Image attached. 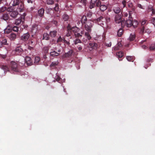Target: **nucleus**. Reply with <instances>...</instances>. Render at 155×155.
<instances>
[{
    "mask_svg": "<svg viewBox=\"0 0 155 155\" xmlns=\"http://www.w3.org/2000/svg\"><path fill=\"white\" fill-rule=\"evenodd\" d=\"M92 27V23L90 21H88L85 24L84 26L85 29L87 31V32H85V36L87 39H85L84 38L82 39L83 41L86 42L87 41V40H89L91 39V37L89 33L91 31V28Z\"/></svg>",
    "mask_w": 155,
    "mask_h": 155,
    "instance_id": "1",
    "label": "nucleus"
},
{
    "mask_svg": "<svg viewBox=\"0 0 155 155\" xmlns=\"http://www.w3.org/2000/svg\"><path fill=\"white\" fill-rule=\"evenodd\" d=\"M71 37L68 38H66L65 37H63L62 38L60 36L57 40V42H62L64 44H66L67 45H69L70 44V39L71 38Z\"/></svg>",
    "mask_w": 155,
    "mask_h": 155,
    "instance_id": "2",
    "label": "nucleus"
},
{
    "mask_svg": "<svg viewBox=\"0 0 155 155\" xmlns=\"http://www.w3.org/2000/svg\"><path fill=\"white\" fill-rule=\"evenodd\" d=\"M10 68L11 71H13L19 72L20 71L17 64L15 62L11 61L10 62Z\"/></svg>",
    "mask_w": 155,
    "mask_h": 155,
    "instance_id": "3",
    "label": "nucleus"
},
{
    "mask_svg": "<svg viewBox=\"0 0 155 155\" xmlns=\"http://www.w3.org/2000/svg\"><path fill=\"white\" fill-rule=\"evenodd\" d=\"M98 24L101 26H103L106 24V19L102 16H101L97 19Z\"/></svg>",
    "mask_w": 155,
    "mask_h": 155,
    "instance_id": "4",
    "label": "nucleus"
},
{
    "mask_svg": "<svg viewBox=\"0 0 155 155\" xmlns=\"http://www.w3.org/2000/svg\"><path fill=\"white\" fill-rule=\"evenodd\" d=\"M147 20L145 19L143 20L141 22V27L140 28V33L142 35H143L144 34L145 25L147 23Z\"/></svg>",
    "mask_w": 155,
    "mask_h": 155,
    "instance_id": "5",
    "label": "nucleus"
},
{
    "mask_svg": "<svg viewBox=\"0 0 155 155\" xmlns=\"http://www.w3.org/2000/svg\"><path fill=\"white\" fill-rule=\"evenodd\" d=\"M74 55V51L72 50H70L68 52L65 53L63 55L64 58H71Z\"/></svg>",
    "mask_w": 155,
    "mask_h": 155,
    "instance_id": "6",
    "label": "nucleus"
},
{
    "mask_svg": "<svg viewBox=\"0 0 155 155\" xmlns=\"http://www.w3.org/2000/svg\"><path fill=\"white\" fill-rule=\"evenodd\" d=\"M25 63L28 66H31L33 64V61L30 57L27 56L25 58Z\"/></svg>",
    "mask_w": 155,
    "mask_h": 155,
    "instance_id": "7",
    "label": "nucleus"
},
{
    "mask_svg": "<svg viewBox=\"0 0 155 155\" xmlns=\"http://www.w3.org/2000/svg\"><path fill=\"white\" fill-rule=\"evenodd\" d=\"M115 21L116 23L119 24L120 23L122 24L121 15H117L115 16Z\"/></svg>",
    "mask_w": 155,
    "mask_h": 155,
    "instance_id": "8",
    "label": "nucleus"
},
{
    "mask_svg": "<svg viewBox=\"0 0 155 155\" xmlns=\"http://www.w3.org/2000/svg\"><path fill=\"white\" fill-rule=\"evenodd\" d=\"M68 26H69V28L71 32V33L72 34L73 33H74V34H75V33L76 32H78L79 31L80 29L79 28H78L76 26L75 27H71V26L70 25H68Z\"/></svg>",
    "mask_w": 155,
    "mask_h": 155,
    "instance_id": "9",
    "label": "nucleus"
},
{
    "mask_svg": "<svg viewBox=\"0 0 155 155\" xmlns=\"http://www.w3.org/2000/svg\"><path fill=\"white\" fill-rule=\"evenodd\" d=\"M132 18H129L125 22V25L127 27H130L132 25Z\"/></svg>",
    "mask_w": 155,
    "mask_h": 155,
    "instance_id": "10",
    "label": "nucleus"
},
{
    "mask_svg": "<svg viewBox=\"0 0 155 155\" xmlns=\"http://www.w3.org/2000/svg\"><path fill=\"white\" fill-rule=\"evenodd\" d=\"M30 35L28 33L24 34L21 37V40L24 41H27L29 38Z\"/></svg>",
    "mask_w": 155,
    "mask_h": 155,
    "instance_id": "11",
    "label": "nucleus"
},
{
    "mask_svg": "<svg viewBox=\"0 0 155 155\" xmlns=\"http://www.w3.org/2000/svg\"><path fill=\"white\" fill-rule=\"evenodd\" d=\"M113 11L117 15H120L121 12L120 8L119 7H114L112 9Z\"/></svg>",
    "mask_w": 155,
    "mask_h": 155,
    "instance_id": "12",
    "label": "nucleus"
},
{
    "mask_svg": "<svg viewBox=\"0 0 155 155\" xmlns=\"http://www.w3.org/2000/svg\"><path fill=\"white\" fill-rule=\"evenodd\" d=\"M45 9L43 8H40L38 12V15L40 17H43L44 15Z\"/></svg>",
    "mask_w": 155,
    "mask_h": 155,
    "instance_id": "13",
    "label": "nucleus"
},
{
    "mask_svg": "<svg viewBox=\"0 0 155 155\" xmlns=\"http://www.w3.org/2000/svg\"><path fill=\"white\" fill-rule=\"evenodd\" d=\"M89 49L90 51H92L93 49H95L97 48V44L95 43H90L89 44Z\"/></svg>",
    "mask_w": 155,
    "mask_h": 155,
    "instance_id": "14",
    "label": "nucleus"
},
{
    "mask_svg": "<svg viewBox=\"0 0 155 155\" xmlns=\"http://www.w3.org/2000/svg\"><path fill=\"white\" fill-rule=\"evenodd\" d=\"M22 49L20 47H17L15 50L13 51L12 54H15V53L18 54L22 52Z\"/></svg>",
    "mask_w": 155,
    "mask_h": 155,
    "instance_id": "15",
    "label": "nucleus"
},
{
    "mask_svg": "<svg viewBox=\"0 0 155 155\" xmlns=\"http://www.w3.org/2000/svg\"><path fill=\"white\" fill-rule=\"evenodd\" d=\"M22 17H21V18H18L15 20V24L16 25H19L20 24H21V25H22L24 24V21L21 20Z\"/></svg>",
    "mask_w": 155,
    "mask_h": 155,
    "instance_id": "16",
    "label": "nucleus"
},
{
    "mask_svg": "<svg viewBox=\"0 0 155 155\" xmlns=\"http://www.w3.org/2000/svg\"><path fill=\"white\" fill-rule=\"evenodd\" d=\"M57 31L56 30H54L51 31L49 32V35L52 38H54L57 35Z\"/></svg>",
    "mask_w": 155,
    "mask_h": 155,
    "instance_id": "17",
    "label": "nucleus"
},
{
    "mask_svg": "<svg viewBox=\"0 0 155 155\" xmlns=\"http://www.w3.org/2000/svg\"><path fill=\"white\" fill-rule=\"evenodd\" d=\"M50 48V46H47L44 47L42 49V52L44 54H46L48 53V51Z\"/></svg>",
    "mask_w": 155,
    "mask_h": 155,
    "instance_id": "18",
    "label": "nucleus"
},
{
    "mask_svg": "<svg viewBox=\"0 0 155 155\" xmlns=\"http://www.w3.org/2000/svg\"><path fill=\"white\" fill-rule=\"evenodd\" d=\"M0 68L3 69L4 71L5 72L9 71V67L8 66L0 64Z\"/></svg>",
    "mask_w": 155,
    "mask_h": 155,
    "instance_id": "19",
    "label": "nucleus"
},
{
    "mask_svg": "<svg viewBox=\"0 0 155 155\" xmlns=\"http://www.w3.org/2000/svg\"><path fill=\"white\" fill-rule=\"evenodd\" d=\"M18 13L17 11H10V16L13 18L16 17L18 15Z\"/></svg>",
    "mask_w": 155,
    "mask_h": 155,
    "instance_id": "20",
    "label": "nucleus"
},
{
    "mask_svg": "<svg viewBox=\"0 0 155 155\" xmlns=\"http://www.w3.org/2000/svg\"><path fill=\"white\" fill-rule=\"evenodd\" d=\"M87 18L86 17V16L85 15L83 16L81 18V22L82 25H84L87 22Z\"/></svg>",
    "mask_w": 155,
    "mask_h": 155,
    "instance_id": "21",
    "label": "nucleus"
},
{
    "mask_svg": "<svg viewBox=\"0 0 155 155\" xmlns=\"http://www.w3.org/2000/svg\"><path fill=\"white\" fill-rule=\"evenodd\" d=\"M69 26H68L67 27V31L68 33L66 34L65 35L64 37H65V38H66V37H69L71 36V35L72 34L70 30V28L69 27Z\"/></svg>",
    "mask_w": 155,
    "mask_h": 155,
    "instance_id": "22",
    "label": "nucleus"
},
{
    "mask_svg": "<svg viewBox=\"0 0 155 155\" xmlns=\"http://www.w3.org/2000/svg\"><path fill=\"white\" fill-rule=\"evenodd\" d=\"M128 7L130 8L131 10L134 11L135 9V6L133 5V3L131 2H129L128 4Z\"/></svg>",
    "mask_w": 155,
    "mask_h": 155,
    "instance_id": "23",
    "label": "nucleus"
},
{
    "mask_svg": "<svg viewBox=\"0 0 155 155\" xmlns=\"http://www.w3.org/2000/svg\"><path fill=\"white\" fill-rule=\"evenodd\" d=\"M49 34L47 33H45L43 35V37L42 40H48L50 39Z\"/></svg>",
    "mask_w": 155,
    "mask_h": 155,
    "instance_id": "24",
    "label": "nucleus"
},
{
    "mask_svg": "<svg viewBox=\"0 0 155 155\" xmlns=\"http://www.w3.org/2000/svg\"><path fill=\"white\" fill-rule=\"evenodd\" d=\"M60 54L59 53L53 51L50 53V55L52 57H55L58 56Z\"/></svg>",
    "mask_w": 155,
    "mask_h": 155,
    "instance_id": "25",
    "label": "nucleus"
},
{
    "mask_svg": "<svg viewBox=\"0 0 155 155\" xmlns=\"http://www.w3.org/2000/svg\"><path fill=\"white\" fill-rule=\"evenodd\" d=\"M7 40L3 38L2 39V41L0 42V48L3 45L7 44Z\"/></svg>",
    "mask_w": 155,
    "mask_h": 155,
    "instance_id": "26",
    "label": "nucleus"
},
{
    "mask_svg": "<svg viewBox=\"0 0 155 155\" xmlns=\"http://www.w3.org/2000/svg\"><path fill=\"white\" fill-rule=\"evenodd\" d=\"M132 21V26H133V27L134 28H136L138 24V22L136 20H134Z\"/></svg>",
    "mask_w": 155,
    "mask_h": 155,
    "instance_id": "27",
    "label": "nucleus"
},
{
    "mask_svg": "<svg viewBox=\"0 0 155 155\" xmlns=\"http://www.w3.org/2000/svg\"><path fill=\"white\" fill-rule=\"evenodd\" d=\"M59 17L58 15H57L55 18L52 21V23L55 25L57 27L58 25V22L56 20L57 18H59Z\"/></svg>",
    "mask_w": 155,
    "mask_h": 155,
    "instance_id": "28",
    "label": "nucleus"
},
{
    "mask_svg": "<svg viewBox=\"0 0 155 155\" xmlns=\"http://www.w3.org/2000/svg\"><path fill=\"white\" fill-rule=\"evenodd\" d=\"M32 32H36L38 30V26L37 25L35 24L33 25L31 29Z\"/></svg>",
    "mask_w": 155,
    "mask_h": 155,
    "instance_id": "29",
    "label": "nucleus"
},
{
    "mask_svg": "<svg viewBox=\"0 0 155 155\" xmlns=\"http://www.w3.org/2000/svg\"><path fill=\"white\" fill-rule=\"evenodd\" d=\"M16 37V34L11 33V31H10V40H15Z\"/></svg>",
    "mask_w": 155,
    "mask_h": 155,
    "instance_id": "30",
    "label": "nucleus"
},
{
    "mask_svg": "<svg viewBox=\"0 0 155 155\" xmlns=\"http://www.w3.org/2000/svg\"><path fill=\"white\" fill-rule=\"evenodd\" d=\"M5 34H8L10 33V25H8L7 27L4 30Z\"/></svg>",
    "mask_w": 155,
    "mask_h": 155,
    "instance_id": "31",
    "label": "nucleus"
},
{
    "mask_svg": "<svg viewBox=\"0 0 155 155\" xmlns=\"http://www.w3.org/2000/svg\"><path fill=\"white\" fill-rule=\"evenodd\" d=\"M92 15V13L90 12H88L87 13L86 15L87 18L88 19V21H89L91 20V18Z\"/></svg>",
    "mask_w": 155,
    "mask_h": 155,
    "instance_id": "32",
    "label": "nucleus"
},
{
    "mask_svg": "<svg viewBox=\"0 0 155 155\" xmlns=\"http://www.w3.org/2000/svg\"><path fill=\"white\" fill-rule=\"evenodd\" d=\"M40 58L38 57H35V61L34 63L35 64H38L40 61Z\"/></svg>",
    "mask_w": 155,
    "mask_h": 155,
    "instance_id": "33",
    "label": "nucleus"
},
{
    "mask_svg": "<svg viewBox=\"0 0 155 155\" xmlns=\"http://www.w3.org/2000/svg\"><path fill=\"white\" fill-rule=\"evenodd\" d=\"M19 3V0H13L12 5L13 6H15L18 5Z\"/></svg>",
    "mask_w": 155,
    "mask_h": 155,
    "instance_id": "34",
    "label": "nucleus"
},
{
    "mask_svg": "<svg viewBox=\"0 0 155 155\" xmlns=\"http://www.w3.org/2000/svg\"><path fill=\"white\" fill-rule=\"evenodd\" d=\"M150 51H154L155 50V44L153 43L150 45L149 46Z\"/></svg>",
    "mask_w": 155,
    "mask_h": 155,
    "instance_id": "35",
    "label": "nucleus"
},
{
    "mask_svg": "<svg viewBox=\"0 0 155 155\" xmlns=\"http://www.w3.org/2000/svg\"><path fill=\"white\" fill-rule=\"evenodd\" d=\"M116 54L118 58H120L123 56L124 53L122 51H120L117 53Z\"/></svg>",
    "mask_w": 155,
    "mask_h": 155,
    "instance_id": "36",
    "label": "nucleus"
},
{
    "mask_svg": "<svg viewBox=\"0 0 155 155\" xmlns=\"http://www.w3.org/2000/svg\"><path fill=\"white\" fill-rule=\"evenodd\" d=\"M135 38V34H131L129 38L130 41H132L134 40Z\"/></svg>",
    "mask_w": 155,
    "mask_h": 155,
    "instance_id": "37",
    "label": "nucleus"
},
{
    "mask_svg": "<svg viewBox=\"0 0 155 155\" xmlns=\"http://www.w3.org/2000/svg\"><path fill=\"white\" fill-rule=\"evenodd\" d=\"M107 9V7L104 5H102L100 6V9L102 11H104Z\"/></svg>",
    "mask_w": 155,
    "mask_h": 155,
    "instance_id": "38",
    "label": "nucleus"
},
{
    "mask_svg": "<svg viewBox=\"0 0 155 155\" xmlns=\"http://www.w3.org/2000/svg\"><path fill=\"white\" fill-rule=\"evenodd\" d=\"M123 30L120 28L117 31V35L119 37H121L123 34Z\"/></svg>",
    "mask_w": 155,
    "mask_h": 155,
    "instance_id": "39",
    "label": "nucleus"
},
{
    "mask_svg": "<svg viewBox=\"0 0 155 155\" xmlns=\"http://www.w3.org/2000/svg\"><path fill=\"white\" fill-rule=\"evenodd\" d=\"M3 18L5 20H6L8 19L9 15L8 14H5L3 16Z\"/></svg>",
    "mask_w": 155,
    "mask_h": 155,
    "instance_id": "40",
    "label": "nucleus"
},
{
    "mask_svg": "<svg viewBox=\"0 0 155 155\" xmlns=\"http://www.w3.org/2000/svg\"><path fill=\"white\" fill-rule=\"evenodd\" d=\"M151 32V30L148 28H145V31H144V33H147L148 35H149Z\"/></svg>",
    "mask_w": 155,
    "mask_h": 155,
    "instance_id": "41",
    "label": "nucleus"
},
{
    "mask_svg": "<svg viewBox=\"0 0 155 155\" xmlns=\"http://www.w3.org/2000/svg\"><path fill=\"white\" fill-rule=\"evenodd\" d=\"M127 60L130 61H133L134 59V57L131 56H127L126 57Z\"/></svg>",
    "mask_w": 155,
    "mask_h": 155,
    "instance_id": "42",
    "label": "nucleus"
},
{
    "mask_svg": "<svg viewBox=\"0 0 155 155\" xmlns=\"http://www.w3.org/2000/svg\"><path fill=\"white\" fill-rule=\"evenodd\" d=\"M74 35L75 37L80 38V39H81V38L82 36V35H81L80 33H78V32H76Z\"/></svg>",
    "mask_w": 155,
    "mask_h": 155,
    "instance_id": "43",
    "label": "nucleus"
},
{
    "mask_svg": "<svg viewBox=\"0 0 155 155\" xmlns=\"http://www.w3.org/2000/svg\"><path fill=\"white\" fill-rule=\"evenodd\" d=\"M47 3L48 5H51L54 3L53 0H47Z\"/></svg>",
    "mask_w": 155,
    "mask_h": 155,
    "instance_id": "44",
    "label": "nucleus"
},
{
    "mask_svg": "<svg viewBox=\"0 0 155 155\" xmlns=\"http://www.w3.org/2000/svg\"><path fill=\"white\" fill-rule=\"evenodd\" d=\"M63 18L64 20L66 21L68 20L69 18V16L68 15L64 14L63 15Z\"/></svg>",
    "mask_w": 155,
    "mask_h": 155,
    "instance_id": "45",
    "label": "nucleus"
},
{
    "mask_svg": "<svg viewBox=\"0 0 155 155\" xmlns=\"http://www.w3.org/2000/svg\"><path fill=\"white\" fill-rule=\"evenodd\" d=\"M58 62V61L53 62H52L50 65V67H54L55 66L57 65Z\"/></svg>",
    "mask_w": 155,
    "mask_h": 155,
    "instance_id": "46",
    "label": "nucleus"
},
{
    "mask_svg": "<svg viewBox=\"0 0 155 155\" xmlns=\"http://www.w3.org/2000/svg\"><path fill=\"white\" fill-rule=\"evenodd\" d=\"M96 5L97 7H100L101 5V2L100 0H97V1L96 2Z\"/></svg>",
    "mask_w": 155,
    "mask_h": 155,
    "instance_id": "47",
    "label": "nucleus"
},
{
    "mask_svg": "<svg viewBox=\"0 0 155 155\" xmlns=\"http://www.w3.org/2000/svg\"><path fill=\"white\" fill-rule=\"evenodd\" d=\"M12 29L14 31H18V27L17 26H14L12 28Z\"/></svg>",
    "mask_w": 155,
    "mask_h": 155,
    "instance_id": "48",
    "label": "nucleus"
},
{
    "mask_svg": "<svg viewBox=\"0 0 155 155\" xmlns=\"http://www.w3.org/2000/svg\"><path fill=\"white\" fill-rule=\"evenodd\" d=\"M127 2L125 0H123L121 2V3L123 5V8H124L126 7V4Z\"/></svg>",
    "mask_w": 155,
    "mask_h": 155,
    "instance_id": "49",
    "label": "nucleus"
},
{
    "mask_svg": "<svg viewBox=\"0 0 155 155\" xmlns=\"http://www.w3.org/2000/svg\"><path fill=\"white\" fill-rule=\"evenodd\" d=\"M106 19V24L109 23L110 21V18L109 17H107L105 18Z\"/></svg>",
    "mask_w": 155,
    "mask_h": 155,
    "instance_id": "50",
    "label": "nucleus"
},
{
    "mask_svg": "<svg viewBox=\"0 0 155 155\" xmlns=\"http://www.w3.org/2000/svg\"><path fill=\"white\" fill-rule=\"evenodd\" d=\"M81 43V41L80 39H76L74 41V44L75 45L77 44L78 43Z\"/></svg>",
    "mask_w": 155,
    "mask_h": 155,
    "instance_id": "51",
    "label": "nucleus"
},
{
    "mask_svg": "<svg viewBox=\"0 0 155 155\" xmlns=\"http://www.w3.org/2000/svg\"><path fill=\"white\" fill-rule=\"evenodd\" d=\"M6 9L7 8L6 7H2L1 8L0 10V12H4L6 10Z\"/></svg>",
    "mask_w": 155,
    "mask_h": 155,
    "instance_id": "52",
    "label": "nucleus"
},
{
    "mask_svg": "<svg viewBox=\"0 0 155 155\" xmlns=\"http://www.w3.org/2000/svg\"><path fill=\"white\" fill-rule=\"evenodd\" d=\"M149 10L152 12V13L153 14H155V10L152 7L150 8H149Z\"/></svg>",
    "mask_w": 155,
    "mask_h": 155,
    "instance_id": "53",
    "label": "nucleus"
},
{
    "mask_svg": "<svg viewBox=\"0 0 155 155\" xmlns=\"http://www.w3.org/2000/svg\"><path fill=\"white\" fill-rule=\"evenodd\" d=\"M29 43L30 45H31L32 46H33L35 45V43L32 40H31V41L29 42Z\"/></svg>",
    "mask_w": 155,
    "mask_h": 155,
    "instance_id": "54",
    "label": "nucleus"
},
{
    "mask_svg": "<svg viewBox=\"0 0 155 155\" xmlns=\"http://www.w3.org/2000/svg\"><path fill=\"white\" fill-rule=\"evenodd\" d=\"M95 6V4H92L91 3H90V5L89 7L90 8L92 9L94 8V7Z\"/></svg>",
    "mask_w": 155,
    "mask_h": 155,
    "instance_id": "55",
    "label": "nucleus"
},
{
    "mask_svg": "<svg viewBox=\"0 0 155 155\" xmlns=\"http://www.w3.org/2000/svg\"><path fill=\"white\" fill-rule=\"evenodd\" d=\"M133 11L131 10V11H130L129 12V18H132V17L131 15L133 13Z\"/></svg>",
    "mask_w": 155,
    "mask_h": 155,
    "instance_id": "56",
    "label": "nucleus"
},
{
    "mask_svg": "<svg viewBox=\"0 0 155 155\" xmlns=\"http://www.w3.org/2000/svg\"><path fill=\"white\" fill-rule=\"evenodd\" d=\"M54 10L56 11H57L59 10V7L57 4H55V7L54 8Z\"/></svg>",
    "mask_w": 155,
    "mask_h": 155,
    "instance_id": "57",
    "label": "nucleus"
},
{
    "mask_svg": "<svg viewBox=\"0 0 155 155\" xmlns=\"http://www.w3.org/2000/svg\"><path fill=\"white\" fill-rule=\"evenodd\" d=\"M55 79L56 81H59L61 79V78L58 76H57L55 78Z\"/></svg>",
    "mask_w": 155,
    "mask_h": 155,
    "instance_id": "58",
    "label": "nucleus"
},
{
    "mask_svg": "<svg viewBox=\"0 0 155 155\" xmlns=\"http://www.w3.org/2000/svg\"><path fill=\"white\" fill-rule=\"evenodd\" d=\"M105 45L107 47H110L111 45V43L110 42H109L108 43L105 42Z\"/></svg>",
    "mask_w": 155,
    "mask_h": 155,
    "instance_id": "59",
    "label": "nucleus"
},
{
    "mask_svg": "<svg viewBox=\"0 0 155 155\" xmlns=\"http://www.w3.org/2000/svg\"><path fill=\"white\" fill-rule=\"evenodd\" d=\"M87 0H81V2L84 5H85L86 3Z\"/></svg>",
    "mask_w": 155,
    "mask_h": 155,
    "instance_id": "60",
    "label": "nucleus"
},
{
    "mask_svg": "<svg viewBox=\"0 0 155 155\" xmlns=\"http://www.w3.org/2000/svg\"><path fill=\"white\" fill-rule=\"evenodd\" d=\"M6 56L5 55H3L2 54H0V58H1L3 59H5L6 58Z\"/></svg>",
    "mask_w": 155,
    "mask_h": 155,
    "instance_id": "61",
    "label": "nucleus"
},
{
    "mask_svg": "<svg viewBox=\"0 0 155 155\" xmlns=\"http://www.w3.org/2000/svg\"><path fill=\"white\" fill-rule=\"evenodd\" d=\"M97 0H91V3L92 4H95L96 2H97Z\"/></svg>",
    "mask_w": 155,
    "mask_h": 155,
    "instance_id": "62",
    "label": "nucleus"
},
{
    "mask_svg": "<svg viewBox=\"0 0 155 155\" xmlns=\"http://www.w3.org/2000/svg\"><path fill=\"white\" fill-rule=\"evenodd\" d=\"M141 47L143 49H145L148 48V47L146 45H142Z\"/></svg>",
    "mask_w": 155,
    "mask_h": 155,
    "instance_id": "63",
    "label": "nucleus"
},
{
    "mask_svg": "<svg viewBox=\"0 0 155 155\" xmlns=\"http://www.w3.org/2000/svg\"><path fill=\"white\" fill-rule=\"evenodd\" d=\"M78 48L79 51H81L82 50V47L81 46H78Z\"/></svg>",
    "mask_w": 155,
    "mask_h": 155,
    "instance_id": "64",
    "label": "nucleus"
}]
</instances>
